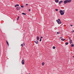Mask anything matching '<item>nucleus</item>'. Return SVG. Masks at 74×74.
<instances>
[{
  "instance_id": "nucleus-1",
  "label": "nucleus",
  "mask_w": 74,
  "mask_h": 74,
  "mask_svg": "<svg viewBox=\"0 0 74 74\" xmlns=\"http://www.w3.org/2000/svg\"><path fill=\"white\" fill-rule=\"evenodd\" d=\"M71 1V0H65L64 1V4H66V3H70Z\"/></svg>"
},
{
  "instance_id": "nucleus-2",
  "label": "nucleus",
  "mask_w": 74,
  "mask_h": 74,
  "mask_svg": "<svg viewBox=\"0 0 74 74\" xmlns=\"http://www.w3.org/2000/svg\"><path fill=\"white\" fill-rule=\"evenodd\" d=\"M64 11H62V10H60L59 11V12L60 14L62 15H64Z\"/></svg>"
},
{
  "instance_id": "nucleus-3",
  "label": "nucleus",
  "mask_w": 74,
  "mask_h": 74,
  "mask_svg": "<svg viewBox=\"0 0 74 74\" xmlns=\"http://www.w3.org/2000/svg\"><path fill=\"white\" fill-rule=\"evenodd\" d=\"M56 22H58V24H60H60L62 23V22H61L60 19H58V20H56Z\"/></svg>"
},
{
  "instance_id": "nucleus-4",
  "label": "nucleus",
  "mask_w": 74,
  "mask_h": 74,
  "mask_svg": "<svg viewBox=\"0 0 74 74\" xmlns=\"http://www.w3.org/2000/svg\"><path fill=\"white\" fill-rule=\"evenodd\" d=\"M16 10H17V11H18V10H20V9H21V7H16Z\"/></svg>"
},
{
  "instance_id": "nucleus-5",
  "label": "nucleus",
  "mask_w": 74,
  "mask_h": 74,
  "mask_svg": "<svg viewBox=\"0 0 74 74\" xmlns=\"http://www.w3.org/2000/svg\"><path fill=\"white\" fill-rule=\"evenodd\" d=\"M24 60H22V64H25V63H24Z\"/></svg>"
},
{
  "instance_id": "nucleus-6",
  "label": "nucleus",
  "mask_w": 74,
  "mask_h": 74,
  "mask_svg": "<svg viewBox=\"0 0 74 74\" xmlns=\"http://www.w3.org/2000/svg\"><path fill=\"white\" fill-rule=\"evenodd\" d=\"M34 42H35V43L36 44H38V41L36 40V41H34Z\"/></svg>"
},
{
  "instance_id": "nucleus-7",
  "label": "nucleus",
  "mask_w": 74,
  "mask_h": 74,
  "mask_svg": "<svg viewBox=\"0 0 74 74\" xmlns=\"http://www.w3.org/2000/svg\"><path fill=\"white\" fill-rule=\"evenodd\" d=\"M69 41L70 44H71L72 43V40H71L70 39H69Z\"/></svg>"
},
{
  "instance_id": "nucleus-8",
  "label": "nucleus",
  "mask_w": 74,
  "mask_h": 74,
  "mask_svg": "<svg viewBox=\"0 0 74 74\" xmlns=\"http://www.w3.org/2000/svg\"><path fill=\"white\" fill-rule=\"evenodd\" d=\"M61 3H63V1H60L59 2V4H60Z\"/></svg>"
},
{
  "instance_id": "nucleus-9",
  "label": "nucleus",
  "mask_w": 74,
  "mask_h": 74,
  "mask_svg": "<svg viewBox=\"0 0 74 74\" xmlns=\"http://www.w3.org/2000/svg\"><path fill=\"white\" fill-rule=\"evenodd\" d=\"M55 2L56 3H58L59 2V0H55Z\"/></svg>"
},
{
  "instance_id": "nucleus-10",
  "label": "nucleus",
  "mask_w": 74,
  "mask_h": 74,
  "mask_svg": "<svg viewBox=\"0 0 74 74\" xmlns=\"http://www.w3.org/2000/svg\"><path fill=\"white\" fill-rule=\"evenodd\" d=\"M36 40H39V37L37 36L36 37Z\"/></svg>"
},
{
  "instance_id": "nucleus-11",
  "label": "nucleus",
  "mask_w": 74,
  "mask_h": 74,
  "mask_svg": "<svg viewBox=\"0 0 74 74\" xmlns=\"http://www.w3.org/2000/svg\"><path fill=\"white\" fill-rule=\"evenodd\" d=\"M6 41V43H7V45H8H8H9V44H8V42L7 40Z\"/></svg>"
},
{
  "instance_id": "nucleus-12",
  "label": "nucleus",
  "mask_w": 74,
  "mask_h": 74,
  "mask_svg": "<svg viewBox=\"0 0 74 74\" xmlns=\"http://www.w3.org/2000/svg\"><path fill=\"white\" fill-rule=\"evenodd\" d=\"M45 64V63L44 62H43L42 63V66H44V64Z\"/></svg>"
},
{
  "instance_id": "nucleus-13",
  "label": "nucleus",
  "mask_w": 74,
  "mask_h": 74,
  "mask_svg": "<svg viewBox=\"0 0 74 74\" xmlns=\"http://www.w3.org/2000/svg\"><path fill=\"white\" fill-rule=\"evenodd\" d=\"M66 45H68V44H69V42H66L65 44Z\"/></svg>"
},
{
  "instance_id": "nucleus-14",
  "label": "nucleus",
  "mask_w": 74,
  "mask_h": 74,
  "mask_svg": "<svg viewBox=\"0 0 74 74\" xmlns=\"http://www.w3.org/2000/svg\"><path fill=\"white\" fill-rule=\"evenodd\" d=\"M65 40V39H61L62 41H64Z\"/></svg>"
},
{
  "instance_id": "nucleus-15",
  "label": "nucleus",
  "mask_w": 74,
  "mask_h": 74,
  "mask_svg": "<svg viewBox=\"0 0 74 74\" xmlns=\"http://www.w3.org/2000/svg\"><path fill=\"white\" fill-rule=\"evenodd\" d=\"M55 11H58V9H55Z\"/></svg>"
},
{
  "instance_id": "nucleus-16",
  "label": "nucleus",
  "mask_w": 74,
  "mask_h": 74,
  "mask_svg": "<svg viewBox=\"0 0 74 74\" xmlns=\"http://www.w3.org/2000/svg\"><path fill=\"white\" fill-rule=\"evenodd\" d=\"M22 14H23V15H26V13H22Z\"/></svg>"
},
{
  "instance_id": "nucleus-17",
  "label": "nucleus",
  "mask_w": 74,
  "mask_h": 74,
  "mask_svg": "<svg viewBox=\"0 0 74 74\" xmlns=\"http://www.w3.org/2000/svg\"><path fill=\"white\" fill-rule=\"evenodd\" d=\"M74 45H73V44L71 45V47H74Z\"/></svg>"
},
{
  "instance_id": "nucleus-18",
  "label": "nucleus",
  "mask_w": 74,
  "mask_h": 74,
  "mask_svg": "<svg viewBox=\"0 0 74 74\" xmlns=\"http://www.w3.org/2000/svg\"><path fill=\"white\" fill-rule=\"evenodd\" d=\"M21 7L22 8H23L24 7V6H23V5H21Z\"/></svg>"
},
{
  "instance_id": "nucleus-19",
  "label": "nucleus",
  "mask_w": 74,
  "mask_h": 74,
  "mask_svg": "<svg viewBox=\"0 0 74 74\" xmlns=\"http://www.w3.org/2000/svg\"><path fill=\"white\" fill-rule=\"evenodd\" d=\"M59 33H59V32H57V34H59Z\"/></svg>"
},
{
  "instance_id": "nucleus-20",
  "label": "nucleus",
  "mask_w": 74,
  "mask_h": 74,
  "mask_svg": "<svg viewBox=\"0 0 74 74\" xmlns=\"http://www.w3.org/2000/svg\"><path fill=\"white\" fill-rule=\"evenodd\" d=\"M53 49H55V47L53 46Z\"/></svg>"
},
{
  "instance_id": "nucleus-21",
  "label": "nucleus",
  "mask_w": 74,
  "mask_h": 74,
  "mask_svg": "<svg viewBox=\"0 0 74 74\" xmlns=\"http://www.w3.org/2000/svg\"><path fill=\"white\" fill-rule=\"evenodd\" d=\"M19 18V16H18L17 19H18Z\"/></svg>"
},
{
  "instance_id": "nucleus-22",
  "label": "nucleus",
  "mask_w": 74,
  "mask_h": 74,
  "mask_svg": "<svg viewBox=\"0 0 74 74\" xmlns=\"http://www.w3.org/2000/svg\"><path fill=\"white\" fill-rule=\"evenodd\" d=\"M21 47H23V44H22L21 45Z\"/></svg>"
},
{
  "instance_id": "nucleus-23",
  "label": "nucleus",
  "mask_w": 74,
  "mask_h": 74,
  "mask_svg": "<svg viewBox=\"0 0 74 74\" xmlns=\"http://www.w3.org/2000/svg\"><path fill=\"white\" fill-rule=\"evenodd\" d=\"M15 7H17V5H15Z\"/></svg>"
},
{
  "instance_id": "nucleus-24",
  "label": "nucleus",
  "mask_w": 74,
  "mask_h": 74,
  "mask_svg": "<svg viewBox=\"0 0 74 74\" xmlns=\"http://www.w3.org/2000/svg\"><path fill=\"white\" fill-rule=\"evenodd\" d=\"M29 12H30V9H29Z\"/></svg>"
},
{
  "instance_id": "nucleus-25",
  "label": "nucleus",
  "mask_w": 74,
  "mask_h": 74,
  "mask_svg": "<svg viewBox=\"0 0 74 74\" xmlns=\"http://www.w3.org/2000/svg\"><path fill=\"white\" fill-rule=\"evenodd\" d=\"M43 38V37H41V38H40V39H41V38Z\"/></svg>"
},
{
  "instance_id": "nucleus-26",
  "label": "nucleus",
  "mask_w": 74,
  "mask_h": 74,
  "mask_svg": "<svg viewBox=\"0 0 74 74\" xmlns=\"http://www.w3.org/2000/svg\"><path fill=\"white\" fill-rule=\"evenodd\" d=\"M40 42L41 41V39H40Z\"/></svg>"
},
{
  "instance_id": "nucleus-27",
  "label": "nucleus",
  "mask_w": 74,
  "mask_h": 74,
  "mask_svg": "<svg viewBox=\"0 0 74 74\" xmlns=\"http://www.w3.org/2000/svg\"><path fill=\"white\" fill-rule=\"evenodd\" d=\"M17 5V6H19V4H17V5Z\"/></svg>"
},
{
  "instance_id": "nucleus-28",
  "label": "nucleus",
  "mask_w": 74,
  "mask_h": 74,
  "mask_svg": "<svg viewBox=\"0 0 74 74\" xmlns=\"http://www.w3.org/2000/svg\"><path fill=\"white\" fill-rule=\"evenodd\" d=\"M23 45H25V44L24 43H23Z\"/></svg>"
},
{
  "instance_id": "nucleus-29",
  "label": "nucleus",
  "mask_w": 74,
  "mask_h": 74,
  "mask_svg": "<svg viewBox=\"0 0 74 74\" xmlns=\"http://www.w3.org/2000/svg\"><path fill=\"white\" fill-rule=\"evenodd\" d=\"M26 5H28V4H26Z\"/></svg>"
},
{
  "instance_id": "nucleus-30",
  "label": "nucleus",
  "mask_w": 74,
  "mask_h": 74,
  "mask_svg": "<svg viewBox=\"0 0 74 74\" xmlns=\"http://www.w3.org/2000/svg\"><path fill=\"white\" fill-rule=\"evenodd\" d=\"M71 26H73V25H71Z\"/></svg>"
},
{
  "instance_id": "nucleus-31",
  "label": "nucleus",
  "mask_w": 74,
  "mask_h": 74,
  "mask_svg": "<svg viewBox=\"0 0 74 74\" xmlns=\"http://www.w3.org/2000/svg\"><path fill=\"white\" fill-rule=\"evenodd\" d=\"M62 38V37H60V38L61 39V38Z\"/></svg>"
},
{
  "instance_id": "nucleus-32",
  "label": "nucleus",
  "mask_w": 74,
  "mask_h": 74,
  "mask_svg": "<svg viewBox=\"0 0 74 74\" xmlns=\"http://www.w3.org/2000/svg\"><path fill=\"white\" fill-rule=\"evenodd\" d=\"M73 58H74V56H73Z\"/></svg>"
}]
</instances>
